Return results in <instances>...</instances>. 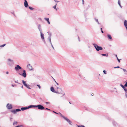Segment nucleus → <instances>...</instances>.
I'll return each instance as SVG.
<instances>
[{
    "label": "nucleus",
    "instance_id": "12",
    "mask_svg": "<svg viewBox=\"0 0 127 127\" xmlns=\"http://www.w3.org/2000/svg\"><path fill=\"white\" fill-rule=\"evenodd\" d=\"M25 2L24 3V6L26 7H27L28 6V3L26 0H24Z\"/></svg>",
    "mask_w": 127,
    "mask_h": 127
},
{
    "label": "nucleus",
    "instance_id": "34",
    "mask_svg": "<svg viewBox=\"0 0 127 127\" xmlns=\"http://www.w3.org/2000/svg\"><path fill=\"white\" fill-rule=\"evenodd\" d=\"M124 86L126 87H127V81L126 82V83L124 85Z\"/></svg>",
    "mask_w": 127,
    "mask_h": 127
},
{
    "label": "nucleus",
    "instance_id": "50",
    "mask_svg": "<svg viewBox=\"0 0 127 127\" xmlns=\"http://www.w3.org/2000/svg\"><path fill=\"white\" fill-rule=\"evenodd\" d=\"M54 1L55 2H59V1H58L57 0H54Z\"/></svg>",
    "mask_w": 127,
    "mask_h": 127
},
{
    "label": "nucleus",
    "instance_id": "48",
    "mask_svg": "<svg viewBox=\"0 0 127 127\" xmlns=\"http://www.w3.org/2000/svg\"><path fill=\"white\" fill-rule=\"evenodd\" d=\"M115 123L116 124V123L115 122H113V124L114 125H115V124H114Z\"/></svg>",
    "mask_w": 127,
    "mask_h": 127
},
{
    "label": "nucleus",
    "instance_id": "11",
    "mask_svg": "<svg viewBox=\"0 0 127 127\" xmlns=\"http://www.w3.org/2000/svg\"><path fill=\"white\" fill-rule=\"evenodd\" d=\"M40 33L41 35V38L45 42V41L44 40V34L43 33H42V32H40Z\"/></svg>",
    "mask_w": 127,
    "mask_h": 127
},
{
    "label": "nucleus",
    "instance_id": "21",
    "mask_svg": "<svg viewBox=\"0 0 127 127\" xmlns=\"http://www.w3.org/2000/svg\"><path fill=\"white\" fill-rule=\"evenodd\" d=\"M11 112L14 114H16V111L15 110H12L11 111Z\"/></svg>",
    "mask_w": 127,
    "mask_h": 127
},
{
    "label": "nucleus",
    "instance_id": "33",
    "mask_svg": "<svg viewBox=\"0 0 127 127\" xmlns=\"http://www.w3.org/2000/svg\"><path fill=\"white\" fill-rule=\"evenodd\" d=\"M78 127H85L84 126L81 125V126H79L77 125Z\"/></svg>",
    "mask_w": 127,
    "mask_h": 127
},
{
    "label": "nucleus",
    "instance_id": "22",
    "mask_svg": "<svg viewBox=\"0 0 127 127\" xmlns=\"http://www.w3.org/2000/svg\"><path fill=\"white\" fill-rule=\"evenodd\" d=\"M115 56L116 57V58L117 59V60H118V62L120 63V60L117 57V55H115Z\"/></svg>",
    "mask_w": 127,
    "mask_h": 127
},
{
    "label": "nucleus",
    "instance_id": "59",
    "mask_svg": "<svg viewBox=\"0 0 127 127\" xmlns=\"http://www.w3.org/2000/svg\"><path fill=\"white\" fill-rule=\"evenodd\" d=\"M55 83H56V82H57L55 80Z\"/></svg>",
    "mask_w": 127,
    "mask_h": 127
},
{
    "label": "nucleus",
    "instance_id": "39",
    "mask_svg": "<svg viewBox=\"0 0 127 127\" xmlns=\"http://www.w3.org/2000/svg\"><path fill=\"white\" fill-rule=\"evenodd\" d=\"M17 122L15 121L13 122V125H14L16 124H17Z\"/></svg>",
    "mask_w": 127,
    "mask_h": 127
},
{
    "label": "nucleus",
    "instance_id": "26",
    "mask_svg": "<svg viewBox=\"0 0 127 127\" xmlns=\"http://www.w3.org/2000/svg\"><path fill=\"white\" fill-rule=\"evenodd\" d=\"M125 91V93L127 92V89L125 87L123 89Z\"/></svg>",
    "mask_w": 127,
    "mask_h": 127
},
{
    "label": "nucleus",
    "instance_id": "43",
    "mask_svg": "<svg viewBox=\"0 0 127 127\" xmlns=\"http://www.w3.org/2000/svg\"><path fill=\"white\" fill-rule=\"evenodd\" d=\"M53 112L54 113H56V114H59V113H58L57 112H55V111H53Z\"/></svg>",
    "mask_w": 127,
    "mask_h": 127
},
{
    "label": "nucleus",
    "instance_id": "57",
    "mask_svg": "<svg viewBox=\"0 0 127 127\" xmlns=\"http://www.w3.org/2000/svg\"><path fill=\"white\" fill-rule=\"evenodd\" d=\"M10 119L11 120V119H12V118H10Z\"/></svg>",
    "mask_w": 127,
    "mask_h": 127
},
{
    "label": "nucleus",
    "instance_id": "23",
    "mask_svg": "<svg viewBox=\"0 0 127 127\" xmlns=\"http://www.w3.org/2000/svg\"><path fill=\"white\" fill-rule=\"evenodd\" d=\"M95 20V21L97 22V23L98 24H100V23H99V22H98V20L96 18H95L94 19Z\"/></svg>",
    "mask_w": 127,
    "mask_h": 127
},
{
    "label": "nucleus",
    "instance_id": "46",
    "mask_svg": "<svg viewBox=\"0 0 127 127\" xmlns=\"http://www.w3.org/2000/svg\"><path fill=\"white\" fill-rule=\"evenodd\" d=\"M46 104H48L50 103L49 102H46Z\"/></svg>",
    "mask_w": 127,
    "mask_h": 127
},
{
    "label": "nucleus",
    "instance_id": "55",
    "mask_svg": "<svg viewBox=\"0 0 127 127\" xmlns=\"http://www.w3.org/2000/svg\"><path fill=\"white\" fill-rule=\"evenodd\" d=\"M39 19L40 20H41V18H39Z\"/></svg>",
    "mask_w": 127,
    "mask_h": 127
},
{
    "label": "nucleus",
    "instance_id": "40",
    "mask_svg": "<svg viewBox=\"0 0 127 127\" xmlns=\"http://www.w3.org/2000/svg\"><path fill=\"white\" fill-rule=\"evenodd\" d=\"M51 44V46L52 48L53 49V50H54V47H53V46L52 44H52Z\"/></svg>",
    "mask_w": 127,
    "mask_h": 127
},
{
    "label": "nucleus",
    "instance_id": "32",
    "mask_svg": "<svg viewBox=\"0 0 127 127\" xmlns=\"http://www.w3.org/2000/svg\"><path fill=\"white\" fill-rule=\"evenodd\" d=\"M5 45H6L5 44H4L0 46V47H4V46H5Z\"/></svg>",
    "mask_w": 127,
    "mask_h": 127
},
{
    "label": "nucleus",
    "instance_id": "35",
    "mask_svg": "<svg viewBox=\"0 0 127 127\" xmlns=\"http://www.w3.org/2000/svg\"><path fill=\"white\" fill-rule=\"evenodd\" d=\"M38 105H33V107H38Z\"/></svg>",
    "mask_w": 127,
    "mask_h": 127
},
{
    "label": "nucleus",
    "instance_id": "27",
    "mask_svg": "<svg viewBox=\"0 0 127 127\" xmlns=\"http://www.w3.org/2000/svg\"><path fill=\"white\" fill-rule=\"evenodd\" d=\"M49 35V36L48 37V39H49V38H51V33H49L48 34Z\"/></svg>",
    "mask_w": 127,
    "mask_h": 127
},
{
    "label": "nucleus",
    "instance_id": "28",
    "mask_svg": "<svg viewBox=\"0 0 127 127\" xmlns=\"http://www.w3.org/2000/svg\"><path fill=\"white\" fill-rule=\"evenodd\" d=\"M15 110L16 111V112H19L21 111V110L20 109H17L16 110Z\"/></svg>",
    "mask_w": 127,
    "mask_h": 127
},
{
    "label": "nucleus",
    "instance_id": "49",
    "mask_svg": "<svg viewBox=\"0 0 127 127\" xmlns=\"http://www.w3.org/2000/svg\"><path fill=\"white\" fill-rule=\"evenodd\" d=\"M78 40L79 41H80V38H79V36L78 37Z\"/></svg>",
    "mask_w": 127,
    "mask_h": 127
},
{
    "label": "nucleus",
    "instance_id": "4",
    "mask_svg": "<svg viewBox=\"0 0 127 127\" xmlns=\"http://www.w3.org/2000/svg\"><path fill=\"white\" fill-rule=\"evenodd\" d=\"M60 115V116L62 117L63 118H64L65 120H66L69 123V124L70 125H71V122L67 118L65 117L64 116H63L61 113H60L59 112V114Z\"/></svg>",
    "mask_w": 127,
    "mask_h": 127
},
{
    "label": "nucleus",
    "instance_id": "1",
    "mask_svg": "<svg viewBox=\"0 0 127 127\" xmlns=\"http://www.w3.org/2000/svg\"><path fill=\"white\" fill-rule=\"evenodd\" d=\"M7 64L9 66L12 67L14 64V62L13 60L9 59H8Z\"/></svg>",
    "mask_w": 127,
    "mask_h": 127
},
{
    "label": "nucleus",
    "instance_id": "41",
    "mask_svg": "<svg viewBox=\"0 0 127 127\" xmlns=\"http://www.w3.org/2000/svg\"><path fill=\"white\" fill-rule=\"evenodd\" d=\"M37 86L38 88H39V89H40V88H41V87L39 85H37Z\"/></svg>",
    "mask_w": 127,
    "mask_h": 127
},
{
    "label": "nucleus",
    "instance_id": "52",
    "mask_svg": "<svg viewBox=\"0 0 127 127\" xmlns=\"http://www.w3.org/2000/svg\"><path fill=\"white\" fill-rule=\"evenodd\" d=\"M15 82L16 83H18V84H19V83L17 82L16 81H15Z\"/></svg>",
    "mask_w": 127,
    "mask_h": 127
},
{
    "label": "nucleus",
    "instance_id": "14",
    "mask_svg": "<svg viewBox=\"0 0 127 127\" xmlns=\"http://www.w3.org/2000/svg\"><path fill=\"white\" fill-rule=\"evenodd\" d=\"M124 26L125 27L127 30V21L126 20H125L124 22Z\"/></svg>",
    "mask_w": 127,
    "mask_h": 127
},
{
    "label": "nucleus",
    "instance_id": "13",
    "mask_svg": "<svg viewBox=\"0 0 127 127\" xmlns=\"http://www.w3.org/2000/svg\"><path fill=\"white\" fill-rule=\"evenodd\" d=\"M27 67L29 70H32V67L31 65L29 64L27 65Z\"/></svg>",
    "mask_w": 127,
    "mask_h": 127
},
{
    "label": "nucleus",
    "instance_id": "8",
    "mask_svg": "<svg viewBox=\"0 0 127 127\" xmlns=\"http://www.w3.org/2000/svg\"><path fill=\"white\" fill-rule=\"evenodd\" d=\"M19 74L20 75H21L25 78L27 76V74L26 73V71L25 70H23V73H22V74H21L20 73H19Z\"/></svg>",
    "mask_w": 127,
    "mask_h": 127
},
{
    "label": "nucleus",
    "instance_id": "2",
    "mask_svg": "<svg viewBox=\"0 0 127 127\" xmlns=\"http://www.w3.org/2000/svg\"><path fill=\"white\" fill-rule=\"evenodd\" d=\"M56 91H58L59 93L58 94H60L63 95V96H64L65 95V93L63 91L61 88L58 87H57L56 88Z\"/></svg>",
    "mask_w": 127,
    "mask_h": 127
},
{
    "label": "nucleus",
    "instance_id": "6",
    "mask_svg": "<svg viewBox=\"0 0 127 127\" xmlns=\"http://www.w3.org/2000/svg\"><path fill=\"white\" fill-rule=\"evenodd\" d=\"M22 67L19 65H16L15 67V69L16 71H18L19 70V69H21Z\"/></svg>",
    "mask_w": 127,
    "mask_h": 127
},
{
    "label": "nucleus",
    "instance_id": "29",
    "mask_svg": "<svg viewBox=\"0 0 127 127\" xmlns=\"http://www.w3.org/2000/svg\"><path fill=\"white\" fill-rule=\"evenodd\" d=\"M120 86H121V87H122V88L123 89L125 87L122 84H120Z\"/></svg>",
    "mask_w": 127,
    "mask_h": 127
},
{
    "label": "nucleus",
    "instance_id": "42",
    "mask_svg": "<svg viewBox=\"0 0 127 127\" xmlns=\"http://www.w3.org/2000/svg\"><path fill=\"white\" fill-rule=\"evenodd\" d=\"M100 30H101V32L102 33H103V31L102 30V28H101Z\"/></svg>",
    "mask_w": 127,
    "mask_h": 127
},
{
    "label": "nucleus",
    "instance_id": "24",
    "mask_svg": "<svg viewBox=\"0 0 127 127\" xmlns=\"http://www.w3.org/2000/svg\"><path fill=\"white\" fill-rule=\"evenodd\" d=\"M53 8H54V9H55L56 11H57L58 9H59L58 8H56V6H54L53 7Z\"/></svg>",
    "mask_w": 127,
    "mask_h": 127
},
{
    "label": "nucleus",
    "instance_id": "36",
    "mask_svg": "<svg viewBox=\"0 0 127 127\" xmlns=\"http://www.w3.org/2000/svg\"><path fill=\"white\" fill-rule=\"evenodd\" d=\"M49 41L50 43V44H52V43L51 42V38H49Z\"/></svg>",
    "mask_w": 127,
    "mask_h": 127
},
{
    "label": "nucleus",
    "instance_id": "20",
    "mask_svg": "<svg viewBox=\"0 0 127 127\" xmlns=\"http://www.w3.org/2000/svg\"><path fill=\"white\" fill-rule=\"evenodd\" d=\"M118 4L119 5V6L121 8H122V6L121 5L120 2V0H118Z\"/></svg>",
    "mask_w": 127,
    "mask_h": 127
},
{
    "label": "nucleus",
    "instance_id": "56",
    "mask_svg": "<svg viewBox=\"0 0 127 127\" xmlns=\"http://www.w3.org/2000/svg\"><path fill=\"white\" fill-rule=\"evenodd\" d=\"M8 72H6V74H8Z\"/></svg>",
    "mask_w": 127,
    "mask_h": 127
},
{
    "label": "nucleus",
    "instance_id": "25",
    "mask_svg": "<svg viewBox=\"0 0 127 127\" xmlns=\"http://www.w3.org/2000/svg\"><path fill=\"white\" fill-rule=\"evenodd\" d=\"M28 109L29 108L33 107V105H31L29 106L28 107H27Z\"/></svg>",
    "mask_w": 127,
    "mask_h": 127
},
{
    "label": "nucleus",
    "instance_id": "45",
    "mask_svg": "<svg viewBox=\"0 0 127 127\" xmlns=\"http://www.w3.org/2000/svg\"><path fill=\"white\" fill-rule=\"evenodd\" d=\"M45 109H46V110H49V111H51V110L47 108H45Z\"/></svg>",
    "mask_w": 127,
    "mask_h": 127
},
{
    "label": "nucleus",
    "instance_id": "47",
    "mask_svg": "<svg viewBox=\"0 0 127 127\" xmlns=\"http://www.w3.org/2000/svg\"><path fill=\"white\" fill-rule=\"evenodd\" d=\"M15 85H15H13V84L12 85V86L13 87H14Z\"/></svg>",
    "mask_w": 127,
    "mask_h": 127
},
{
    "label": "nucleus",
    "instance_id": "31",
    "mask_svg": "<svg viewBox=\"0 0 127 127\" xmlns=\"http://www.w3.org/2000/svg\"><path fill=\"white\" fill-rule=\"evenodd\" d=\"M103 72L104 73V74H106L107 73V72L106 70H104L103 71Z\"/></svg>",
    "mask_w": 127,
    "mask_h": 127
},
{
    "label": "nucleus",
    "instance_id": "5",
    "mask_svg": "<svg viewBox=\"0 0 127 127\" xmlns=\"http://www.w3.org/2000/svg\"><path fill=\"white\" fill-rule=\"evenodd\" d=\"M22 82L23 84L26 88L29 89H31V88L30 87V85H27L25 81L24 80H22Z\"/></svg>",
    "mask_w": 127,
    "mask_h": 127
},
{
    "label": "nucleus",
    "instance_id": "3",
    "mask_svg": "<svg viewBox=\"0 0 127 127\" xmlns=\"http://www.w3.org/2000/svg\"><path fill=\"white\" fill-rule=\"evenodd\" d=\"M93 45L94 46V47L97 51H99V50H102L103 49V48L101 47L98 46L96 44L93 43Z\"/></svg>",
    "mask_w": 127,
    "mask_h": 127
},
{
    "label": "nucleus",
    "instance_id": "7",
    "mask_svg": "<svg viewBox=\"0 0 127 127\" xmlns=\"http://www.w3.org/2000/svg\"><path fill=\"white\" fill-rule=\"evenodd\" d=\"M7 108L8 109H10L12 108V106L11 104L8 103L6 106Z\"/></svg>",
    "mask_w": 127,
    "mask_h": 127
},
{
    "label": "nucleus",
    "instance_id": "17",
    "mask_svg": "<svg viewBox=\"0 0 127 127\" xmlns=\"http://www.w3.org/2000/svg\"><path fill=\"white\" fill-rule=\"evenodd\" d=\"M28 108L27 107H22L21 108V110L22 111H24L26 109H28Z\"/></svg>",
    "mask_w": 127,
    "mask_h": 127
},
{
    "label": "nucleus",
    "instance_id": "18",
    "mask_svg": "<svg viewBox=\"0 0 127 127\" xmlns=\"http://www.w3.org/2000/svg\"><path fill=\"white\" fill-rule=\"evenodd\" d=\"M121 69H122L123 70L124 72H125V75H127V71L125 69H124V68H120Z\"/></svg>",
    "mask_w": 127,
    "mask_h": 127
},
{
    "label": "nucleus",
    "instance_id": "54",
    "mask_svg": "<svg viewBox=\"0 0 127 127\" xmlns=\"http://www.w3.org/2000/svg\"><path fill=\"white\" fill-rule=\"evenodd\" d=\"M55 6H57V3Z\"/></svg>",
    "mask_w": 127,
    "mask_h": 127
},
{
    "label": "nucleus",
    "instance_id": "53",
    "mask_svg": "<svg viewBox=\"0 0 127 127\" xmlns=\"http://www.w3.org/2000/svg\"><path fill=\"white\" fill-rule=\"evenodd\" d=\"M56 84L57 85H59V84L58 83H57V82H56Z\"/></svg>",
    "mask_w": 127,
    "mask_h": 127
},
{
    "label": "nucleus",
    "instance_id": "38",
    "mask_svg": "<svg viewBox=\"0 0 127 127\" xmlns=\"http://www.w3.org/2000/svg\"><path fill=\"white\" fill-rule=\"evenodd\" d=\"M125 94L126 98H127V92L125 93Z\"/></svg>",
    "mask_w": 127,
    "mask_h": 127
},
{
    "label": "nucleus",
    "instance_id": "10",
    "mask_svg": "<svg viewBox=\"0 0 127 127\" xmlns=\"http://www.w3.org/2000/svg\"><path fill=\"white\" fill-rule=\"evenodd\" d=\"M50 90L51 91L53 92L56 93H60L58 91H56L55 90L54 88L53 87H51Z\"/></svg>",
    "mask_w": 127,
    "mask_h": 127
},
{
    "label": "nucleus",
    "instance_id": "16",
    "mask_svg": "<svg viewBox=\"0 0 127 127\" xmlns=\"http://www.w3.org/2000/svg\"><path fill=\"white\" fill-rule=\"evenodd\" d=\"M107 36L109 39L110 40H111L112 39V37L109 34H107Z\"/></svg>",
    "mask_w": 127,
    "mask_h": 127
},
{
    "label": "nucleus",
    "instance_id": "9",
    "mask_svg": "<svg viewBox=\"0 0 127 127\" xmlns=\"http://www.w3.org/2000/svg\"><path fill=\"white\" fill-rule=\"evenodd\" d=\"M38 108L40 110H43L44 109V107L43 106L41 105H38Z\"/></svg>",
    "mask_w": 127,
    "mask_h": 127
},
{
    "label": "nucleus",
    "instance_id": "15",
    "mask_svg": "<svg viewBox=\"0 0 127 127\" xmlns=\"http://www.w3.org/2000/svg\"><path fill=\"white\" fill-rule=\"evenodd\" d=\"M38 29L40 32H42L41 27L40 25L39 24L38 26Z\"/></svg>",
    "mask_w": 127,
    "mask_h": 127
},
{
    "label": "nucleus",
    "instance_id": "60",
    "mask_svg": "<svg viewBox=\"0 0 127 127\" xmlns=\"http://www.w3.org/2000/svg\"><path fill=\"white\" fill-rule=\"evenodd\" d=\"M69 103L70 104H71V103L70 102H69Z\"/></svg>",
    "mask_w": 127,
    "mask_h": 127
},
{
    "label": "nucleus",
    "instance_id": "37",
    "mask_svg": "<svg viewBox=\"0 0 127 127\" xmlns=\"http://www.w3.org/2000/svg\"><path fill=\"white\" fill-rule=\"evenodd\" d=\"M29 7L31 10H33V8L29 6Z\"/></svg>",
    "mask_w": 127,
    "mask_h": 127
},
{
    "label": "nucleus",
    "instance_id": "51",
    "mask_svg": "<svg viewBox=\"0 0 127 127\" xmlns=\"http://www.w3.org/2000/svg\"><path fill=\"white\" fill-rule=\"evenodd\" d=\"M82 0V2H83V4H84V0Z\"/></svg>",
    "mask_w": 127,
    "mask_h": 127
},
{
    "label": "nucleus",
    "instance_id": "44",
    "mask_svg": "<svg viewBox=\"0 0 127 127\" xmlns=\"http://www.w3.org/2000/svg\"><path fill=\"white\" fill-rule=\"evenodd\" d=\"M120 68V67L119 66H118L117 67H114V68Z\"/></svg>",
    "mask_w": 127,
    "mask_h": 127
},
{
    "label": "nucleus",
    "instance_id": "30",
    "mask_svg": "<svg viewBox=\"0 0 127 127\" xmlns=\"http://www.w3.org/2000/svg\"><path fill=\"white\" fill-rule=\"evenodd\" d=\"M101 55H102V56H106V57H108V54H107V55H106V54H101Z\"/></svg>",
    "mask_w": 127,
    "mask_h": 127
},
{
    "label": "nucleus",
    "instance_id": "58",
    "mask_svg": "<svg viewBox=\"0 0 127 127\" xmlns=\"http://www.w3.org/2000/svg\"><path fill=\"white\" fill-rule=\"evenodd\" d=\"M23 86H22V87H21V88H23Z\"/></svg>",
    "mask_w": 127,
    "mask_h": 127
},
{
    "label": "nucleus",
    "instance_id": "19",
    "mask_svg": "<svg viewBox=\"0 0 127 127\" xmlns=\"http://www.w3.org/2000/svg\"><path fill=\"white\" fill-rule=\"evenodd\" d=\"M44 19L47 21L48 23V24H50V22H49V19L48 18H45Z\"/></svg>",
    "mask_w": 127,
    "mask_h": 127
}]
</instances>
